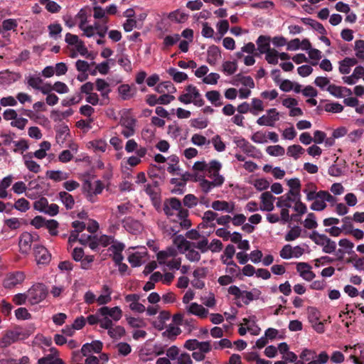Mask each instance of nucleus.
Wrapping results in <instances>:
<instances>
[{
    "label": "nucleus",
    "instance_id": "nucleus-13",
    "mask_svg": "<svg viewBox=\"0 0 364 364\" xmlns=\"http://www.w3.org/2000/svg\"><path fill=\"white\" fill-rule=\"evenodd\" d=\"M121 124L123 127L122 134L129 138L133 136L135 133L136 120L131 117H123L121 120Z\"/></svg>",
    "mask_w": 364,
    "mask_h": 364
},
{
    "label": "nucleus",
    "instance_id": "nucleus-47",
    "mask_svg": "<svg viewBox=\"0 0 364 364\" xmlns=\"http://www.w3.org/2000/svg\"><path fill=\"white\" fill-rule=\"evenodd\" d=\"M266 152L272 156H282L284 155L285 149L280 145H273L267 146Z\"/></svg>",
    "mask_w": 364,
    "mask_h": 364
},
{
    "label": "nucleus",
    "instance_id": "nucleus-54",
    "mask_svg": "<svg viewBox=\"0 0 364 364\" xmlns=\"http://www.w3.org/2000/svg\"><path fill=\"white\" fill-rule=\"evenodd\" d=\"M97 90L101 92L102 96H106L110 92L109 89V85L103 79H97L96 82Z\"/></svg>",
    "mask_w": 364,
    "mask_h": 364
},
{
    "label": "nucleus",
    "instance_id": "nucleus-17",
    "mask_svg": "<svg viewBox=\"0 0 364 364\" xmlns=\"http://www.w3.org/2000/svg\"><path fill=\"white\" fill-rule=\"evenodd\" d=\"M277 198L271 193V192L265 191L260 196L261 205L259 210L262 211H272L274 210V201Z\"/></svg>",
    "mask_w": 364,
    "mask_h": 364
},
{
    "label": "nucleus",
    "instance_id": "nucleus-61",
    "mask_svg": "<svg viewBox=\"0 0 364 364\" xmlns=\"http://www.w3.org/2000/svg\"><path fill=\"white\" fill-rule=\"evenodd\" d=\"M211 143L213 145L215 149L219 152L225 151L226 146L222 141L220 136L215 135L211 139Z\"/></svg>",
    "mask_w": 364,
    "mask_h": 364
},
{
    "label": "nucleus",
    "instance_id": "nucleus-56",
    "mask_svg": "<svg viewBox=\"0 0 364 364\" xmlns=\"http://www.w3.org/2000/svg\"><path fill=\"white\" fill-rule=\"evenodd\" d=\"M115 348L119 355L127 356L132 351V348L129 344L124 342H120L116 345Z\"/></svg>",
    "mask_w": 364,
    "mask_h": 364
},
{
    "label": "nucleus",
    "instance_id": "nucleus-10",
    "mask_svg": "<svg viewBox=\"0 0 364 364\" xmlns=\"http://www.w3.org/2000/svg\"><path fill=\"white\" fill-rule=\"evenodd\" d=\"M38 238V235L37 234H31L27 232L22 233L19 239L21 252L23 254H28L33 242L37 240Z\"/></svg>",
    "mask_w": 364,
    "mask_h": 364
},
{
    "label": "nucleus",
    "instance_id": "nucleus-8",
    "mask_svg": "<svg viewBox=\"0 0 364 364\" xmlns=\"http://www.w3.org/2000/svg\"><path fill=\"white\" fill-rule=\"evenodd\" d=\"M101 328L107 330L108 335L114 339L120 338L125 333V330L122 326H114L109 318H103Z\"/></svg>",
    "mask_w": 364,
    "mask_h": 364
},
{
    "label": "nucleus",
    "instance_id": "nucleus-49",
    "mask_svg": "<svg viewBox=\"0 0 364 364\" xmlns=\"http://www.w3.org/2000/svg\"><path fill=\"white\" fill-rule=\"evenodd\" d=\"M288 186L290 188L288 192H292L296 195L300 194L301 182L298 178H291L287 181Z\"/></svg>",
    "mask_w": 364,
    "mask_h": 364
},
{
    "label": "nucleus",
    "instance_id": "nucleus-14",
    "mask_svg": "<svg viewBox=\"0 0 364 364\" xmlns=\"http://www.w3.org/2000/svg\"><path fill=\"white\" fill-rule=\"evenodd\" d=\"M301 195H296L292 192H287L284 195L277 198V207H292Z\"/></svg>",
    "mask_w": 364,
    "mask_h": 364
},
{
    "label": "nucleus",
    "instance_id": "nucleus-50",
    "mask_svg": "<svg viewBox=\"0 0 364 364\" xmlns=\"http://www.w3.org/2000/svg\"><path fill=\"white\" fill-rule=\"evenodd\" d=\"M168 18L172 21L183 23L187 19L188 15L180 10H176L170 13Z\"/></svg>",
    "mask_w": 364,
    "mask_h": 364
},
{
    "label": "nucleus",
    "instance_id": "nucleus-25",
    "mask_svg": "<svg viewBox=\"0 0 364 364\" xmlns=\"http://www.w3.org/2000/svg\"><path fill=\"white\" fill-rule=\"evenodd\" d=\"M270 41L271 38L267 36H259L257 38L256 43L259 53L264 54L272 49L270 48Z\"/></svg>",
    "mask_w": 364,
    "mask_h": 364
},
{
    "label": "nucleus",
    "instance_id": "nucleus-28",
    "mask_svg": "<svg viewBox=\"0 0 364 364\" xmlns=\"http://www.w3.org/2000/svg\"><path fill=\"white\" fill-rule=\"evenodd\" d=\"M211 207L215 210L225 211L227 213H232L235 208L233 203H230L224 200H215L212 203Z\"/></svg>",
    "mask_w": 364,
    "mask_h": 364
},
{
    "label": "nucleus",
    "instance_id": "nucleus-52",
    "mask_svg": "<svg viewBox=\"0 0 364 364\" xmlns=\"http://www.w3.org/2000/svg\"><path fill=\"white\" fill-rule=\"evenodd\" d=\"M40 3L50 13H58L61 9L58 4L51 0H40Z\"/></svg>",
    "mask_w": 364,
    "mask_h": 364
},
{
    "label": "nucleus",
    "instance_id": "nucleus-29",
    "mask_svg": "<svg viewBox=\"0 0 364 364\" xmlns=\"http://www.w3.org/2000/svg\"><path fill=\"white\" fill-rule=\"evenodd\" d=\"M261 295V291L257 289H254L250 291H242L240 299L242 300L244 304H248L252 301L258 299Z\"/></svg>",
    "mask_w": 364,
    "mask_h": 364
},
{
    "label": "nucleus",
    "instance_id": "nucleus-42",
    "mask_svg": "<svg viewBox=\"0 0 364 364\" xmlns=\"http://www.w3.org/2000/svg\"><path fill=\"white\" fill-rule=\"evenodd\" d=\"M193 246L194 243H192V245H191L190 247L186 250L184 254L186 255V257L188 260L191 262H196L200 260V255L197 250H195Z\"/></svg>",
    "mask_w": 364,
    "mask_h": 364
},
{
    "label": "nucleus",
    "instance_id": "nucleus-44",
    "mask_svg": "<svg viewBox=\"0 0 364 364\" xmlns=\"http://www.w3.org/2000/svg\"><path fill=\"white\" fill-rule=\"evenodd\" d=\"M50 149V143L47 141H44L41 143L40 149L36 150L33 155L38 159H42L46 157V151L49 150Z\"/></svg>",
    "mask_w": 364,
    "mask_h": 364
},
{
    "label": "nucleus",
    "instance_id": "nucleus-34",
    "mask_svg": "<svg viewBox=\"0 0 364 364\" xmlns=\"http://www.w3.org/2000/svg\"><path fill=\"white\" fill-rule=\"evenodd\" d=\"M4 227L10 230H16L22 225V219L18 218H9L4 220Z\"/></svg>",
    "mask_w": 364,
    "mask_h": 364
},
{
    "label": "nucleus",
    "instance_id": "nucleus-27",
    "mask_svg": "<svg viewBox=\"0 0 364 364\" xmlns=\"http://www.w3.org/2000/svg\"><path fill=\"white\" fill-rule=\"evenodd\" d=\"M173 242L181 254H184L186 250H187L193 243L187 240L183 235L176 236Z\"/></svg>",
    "mask_w": 364,
    "mask_h": 364
},
{
    "label": "nucleus",
    "instance_id": "nucleus-45",
    "mask_svg": "<svg viewBox=\"0 0 364 364\" xmlns=\"http://www.w3.org/2000/svg\"><path fill=\"white\" fill-rule=\"evenodd\" d=\"M200 300L203 306L213 309L216 306V299L213 292H208L207 295L202 296Z\"/></svg>",
    "mask_w": 364,
    "mask_h": 364
},
{
    "label": "nucleus",
    "instance_id": "nucleus-59",
    "mask_svg": "<svg viewBox=\"0 0 364 364\" xmlns=\"http://www.w3.org/2000/svg\"><path fill=\"white\" fill-rule=\"evenodd\" d=\"M191 126L196 129H203L208 127V120L206 118H196L191 121Z\"/></svg>",
    "mask_w": 364,
    "mask_h": 364
},
{
    "label": "nucleus",
    "instance_id": "nucleus-58",
    "mask_svg": "<svg viewBox=\"0 0 364 364\" xmlns=\"http://www.w3.org/2000/svg\"><path fill=\"white\" fill-rule=\"evenodd\" d=\"M301 232V229L299 226L293 227L285 235L286 241H293L297 239Z\"/></svg>",
    "mask_w": 364,
    "mask_h": 364
},
{
    "label": "nucleus",
    "instance_id": "nucleus-11",
    "mask_svg": "<svg viewBox=\"0 0 364 364\" xmlns=\"http://www.w3.org/2000/svg\"><path fill=\"white\" fill-rule=\"evenodd\" d=\"M21 332L16 328L7 331L0 339V348H5L20 339Z\"/></svg>",
    "mask_w": 364,
    "mask_h": 364
},
{
    "label": "nucleus",
    "instance_id": "nucleus-53",
    "mask_svg": "<svg viewBox=\"0 0 364 364\" xmlns=\"http://www.w3.org/2000/svg\"><path fill=\"white\" fill-rule=\"evenodd\" d=\"M191 141L193 144L198 146H203L204 145H208L210 141L207 138L199 134H194L192 135Z\"/></svg>",
    "mask_w": 364,
    "mask_h": 364
},
{
    "label": "nucleus",
    "instance_id": "nucleus-46",
    "mask_svg": "<svg viewBox=\"0 0 364 364\" xmlns=\"http://www.w3.org/2000/svg\"><path fill=\"white\" fill-rule=\"evenodd\" d=\"M46 176L54 181H61L68 178V175L61 171H48Z\"/></svg>",
    "mask_w": 364,
    "mask_h": 364
},
{
    "label": "nucleus",
    "instance_id": "nucleus-31",
    "mask_svg": "<svg viewBox=\"0 0 364 364\" xmlns=\"http://www.w3.org/2000/svg\"><path fill=\"white\" fill-rule=\"evenodd\" d=\"M23 161L26 167L30 171L35 173H39L41 171V166L38 164L32 159V155L31 154H26L23 156Z\"/></svg>",
    "mask_w": 364,
    "mask_h": 364
},
{
    "label": "nucleus",
    "instance_id": "nucleus-26",
    "mask_svg": "<svg viewBox=\"0 0 364 364\" xmlns=\"http://www.w3.org/2000/svg\"><path fill=\"white\" fill-rule=\"evenodd\" d=\"M358 61L354 58H345L339 62V72L341 74H348L351 68L357 64Z\"/></svg>",
    "mask_w": 364,
    "mask_h": 364
},
{
    "label": "nucleus",
    "instance_id": "nucleus-21",
    "mask_svg": "<svg viewBox=\"0 0 364 364\" xmlns=\"http://www.w3.org/2000/svg\"><path fill=\"white\" fill-rule=\"evenodd\" d=\"M178 252L174 247H169L157 253L156 257L160 264L166 263L167 261L177 256Z\"/></svg>",
    "mask_w": 364,
    "mask_h": 364
},
{
    "label": "nucleus",
    "instance_id": "nucleus-48",
    "mask_svg": "<svg viewBox=\"0 0 364 364\" xmlns=\"http://www.w3.org/2000/svg\"><path fill=\"white\" fill-rule=\"evenodd\" d=\"M250 106V112L254 115L258 114L259 112H261L264 109L262 101L257 98L252 99Z\"/></svg>",
    "mask_w": 364,
    "mask_h": 364
},
{
    "label": "nucleus",
    "instance_id": "nucleus-22",
    "mask_svg": "<svg viewBox=\"0 0 364 364\" xmlns=\"http://www.w3.org/2000/svg\"><path fill=\"white\" fill-rule=\"evenodd\" d=\"M125 245L119 242L115 241L109 247V251L112 252V259L115 262H119L123 260V256L122 255Z\"/></svg>",
    "mask_w": 364,
    "mask_h": 364
},
{
    "label": "nucleus",
    "instance_id": "nucleus-37",
    "mask_svg": "<svg viewBox=\"0 0 364 364\" xmlns=\"http://www.w3.org/2000/svg\"><path fill=\"white\" fill-rule=\"evenodd\" d=\"M118 93L123 100H129L134 96L131 87L127 84L119 85L118 87Z\"/></svg>",
    "mask_w": 364,
    "mask_h": 364
},
{
    "label": "nucleus",
    "instance_id": "nucleus-3",
    "mask_svg": "<svg viewBox=\"0 0 364 364\" xmlns=\"http://www.w3.org/2000/svg\"><path fill=\"white\" fill-rule=\"evenodd\" d=\"M178 100L186 105L193 103L196 107H202L204 100L198 90L193 85H188L186 89V93L178 97Z\"/></svg>",
    "mask_w": 364,
    "mask_h": 364
},
{
    "label": "nucleus",
    "instance_id": "nucleus-16",
    "mask_svg": "<svg viewBox=\"0 0 364 364\" xmlns=\"http://www.w3.org/2000/svg\"><path fill=\"white\" fill-rule=\"evenodd\" d=\"M34 256L37 264H47L51 259V255L41 245L34 247Z\"/></svg>",
    "mask_w": 364,
    "mask_h": 364
},
{
    "label": "nucleus",
    "instance_id": "nucleus-43",
    "mask_svg": "<svg viewBox=\"0 0 364 364\" xmlns=\"http://www.w3.org/2000/svg\"><path fill=\"white\" fill-rule=\"evenodd\" d=\"M106 14L105 9H103L102 7H94L93 16L95 19L98 20L97 22H100V23H107L108 18L107 17Z\"/></svg>",
    "mask_w": 364,
    "mask_h": 364
},
{
    "label": "nucleus",
    "instance_id": "nucleus-12",
    "mask_svg": "<svg viewBox=\"0 0 364 364\" xmlns=\"http://www.w3.org/2000/svg\"><path fill=\"white\" fill-rule=\"evenodd\" d=\"M126 302L129 303L130 310L139 314L144 313L146 310L144 305L139 302L140 296L136 294H131L125 296Z\"/></svg>",
    "mask_w": 364,
    "mask_h": 364
},
{
    "label": "nucleus",
    "instance_id": "nucleus-36",
    "mask_svg": "<svg viewBox=\"0 0 364 364\" xmlns=\"http://www.w3.org/2000/svg\"><path fill=\"white\" fill-rule=\"evenodd\" d=\"M59 197L66 209L70 210L74 207L75 200L73 197L70 193L65 191H62L60 192Z\"/></svg>",
    "mask_w": 364,
    "mask_h": 364
},
{
    "label": "nucleus",
    "instance_id": "nucleus-15",
    "mask_svg": "<svg viewBox=\"0 0 364 364\" xmlns=\"http://www.w3.org/2000/svg\"><path fill=\"white\" fill-rule=\"evenodd\" d=\"M187 313L195 315L200 318H205L209 314V311L202 304L196 302L191 303L185 307Z\"/></svg>",
    "mask_w": 364,
    "mask_h": 364
},
{
    "label": "nucleus",
    "instance_id": "nucleus-4",
    "mask_svg": "<svg viewBox=\"0 0 364 364\" xmlns=\"http://www.w3.org/2000/svg\"><path fill=\"white\" fill-rule=\"evenodd\" d=\"M309 237L316 245L321 246L323 247V251L326 253H332L336 249V242L325 235L319 234L318 232L314 231L309 235Z\"/></svg>",
    "mask_w": 364,
    "mask_h": 364
},
{
    "label": "nucleus",
    "instance_id": "nucleus-30",
    "mask_svg": "<svg viewBox=\"0 0 364 364\" xmlns=\"http://www.w3.org/2000/svg\"><path fill=\"white\" fill-rule=\"evenodd\" d=\"M305 152V149L299 144H294L288 146L287 150V155L289 157L297 160Z\"/></svg>",
    "mask_w": 364,
    "mask_h": 364
},
{
    "label": "nucleus",
    "instance_id": "nucleus-20",
    "mask_svg": "<svg viewBox=\"0 0 364 364\" xmlns=\"http://www.w3.org/2000/svg\"><path fill=\"white\" fill-rule=\"evenodd\" d=\"M296 271L302 279L307 282L314 279L316 274L311 271V267L306 262H299L296 264Z\"/></svg>",
    "mask_w": 364,
    "mask_h": 364
},
{
    "label": "nucleus",
    "instance_id": "nucleus-38",
    "mask_svg": "<svg viewBox=\"0 0 364 364\" xmlns=\"http://www.w3.org/2000/svg\"><path fill=\"white\" fill-rule=\"evenodd\" d=\"M206 98L215 106L220 107L223 105L220 101V93L217 90L208 91L205 93Z\"/></svg>",
    "mask_w": 364,
    "mask_h": 364
},
{
    "label": "nucleus",
    "instance_id": "nucleus-33",
    "mask_svg": "<svg viewBox=\"0 0 364 364\" xmlns=\"http://www.w3.org/2000/svg\"><path fill=\"white\" fill-rule=\"evenodd\" d=\"M124 227L126 230L132 233L136 234L142 230L141 224L132 219H127L124 221Z\"/></svg>",
    "mask_w": 364,
    "mask_h": 364
},
{
    "label": "nucleus",
    "instance_id": "nucleus-9",
    "mask_svg": "<svg viewBox=\"0 0 364 364\" xmlns=\"http://www.w3.org/2000/svg\"><path fill=\"white\" fill-rule=\"evenodd\" d=\"M98 314L103 318H109L112 321H118L122 317V311L119 306L108 307L103 306L98 309Z\"/></svg>",
    "mask_w": 364,
    "mask_h": 364
},
{
    "label": "nucleus",
    "instance_id": "nucleus-2",
    "mask_svg": "<svg viewBox=\"0 0 364 364\" xmlns=\"http://www.w3.org/2000/svg\"><path fill=\"white\" fill-rule=\"evenodd\" d=\"M303 191L308 201L314 200L310 206L311 210L321 211L326 208L325 197L322 195L325 193V191H317L316 186L313 183H309L305 186Z\"/></svg>",
    "mask_w": 364,
    "mask_h": 364
},
{
    "label": "nucleus",
    "instance_id": "nucleus-41",
    "mask_svg": "<svg viewBox=\"0 0 364 364\" xmlns=\"http://www.w3.org/2000/svg\"><path fill=\"white\" fill-rule=\"evenodd\" d=\"M251 184L259 191H265L270 186L269 181L264 178H255L252 181Z\"/></svg>",
    "mask_w": 364,
    "mask_h": 364
},
{
    "label": "nucleus",
    "instance_id": "nucleus-40",
    "mask_svg": "<svg viewBox=\"0 0 364 364\" xmlns=\"http://www.w3.org/2000/svg\"><path fill=\"white\" fill-rule=\"evenodd\" d=\"M18 26V23L16 19L9 18L4 20L2 22L1 26H0V33H4V31H16V28Z\"/></svg>",
    "mask_w": 364,
    "mask_h": 364
},
{
    "label": "nucleus",
    "instance_id": "nucleus-19",
    "mask_svg": "<svg viewBox=\"0 0 364 364\" xmlns=\"http://www.w3.org/2000/svg\"><path fill=\"white\" fill-rule=\"evenodd\" d=\"M25 279L24 274L21 272L11 273L7 275L4 281V286L6 288H13L23 282Z\"/></svg>",
    "mask_w": 364,
    "mask_h": 364
},
{
    "label": "nucleus",
    "instance_id": "nucleus-1",
    "mask_svg": "<svg viewBox=\"0 0 364 364\" xmlns=\"http://www.w3.org/2000/svg\"><path fill=\"white\" fill-rule=\"evenodd\" d=\"M164 211L168 217L176 216L181 220V225L183 228H188L191 226V221L187 219L188 211L182 208L181 201L176 198H171L164 201Z\"/></svg>",
    "mask_w": 364,
    "mask_h": 364
},
{
    "label": "nucleus",
    "instance_id": "nucleus-55",
    "mask_svg": "<svg viewBox=\"0 0 364 364\" xmlns=\"http://www.w3.org/2000/svg\"><path fill=\"white\" fill-rule=\"evenodd\" d=\"M13 207L20 212L25 213L30 208V203L26 199L21 198L15 202Z\"/></svg>",
    "mask_w": 364,
    "mask_h": 364
},
{
    "label": "nucleus",
    "instance_id": "nucleus-57",
    "mask_svg": "<svg viewBox=\"0 0 364 364\" xmlns=\"http://www.w3.org/2000/svg\"><path fill=\"white\" fill-rule=\"evenodd\" d=\"M265 60L268 63L276 65L278 63L279 52L274 48L271 49L268 52L265 53Z\"/></svg>",
    "mask_w": 364,
    "mask_h": 364
},
{
    "label": "nucleus",
    "instance_id": "nucleus-5",
    "mask_svg": "<svg viewBox=\"0 0 364 364\" xmlns=\"http://www.w3.org/2000/svg\"><path fill=\"white\" fill-rule=\"evenodd\" d=\"M47 295V289L42 284L33 285L27 291L28 301L31 304H37L42 301Z\"/></svg>",
    "mask_w": 364,
    "mask_h": 364
},
{
    "label": "nucleus",
    "instance_id": "nucleus-62",
    "mask_svg": "<svg viewBox=\"0 0 364 364\" xmlns=\"http://www.w3.org/2000/svg\"><path fill=\"white\" fill-rule=\"evenodd\" d=\"M27 84L35 90H38L43 84V80L40 77L30 75L27 77Z\"/></svg>",
    "mask_w": 364,
    "mask_h": 364
},
{
    "label": "nucleus",
    "instance_id": "nucleus-39",
    "mask_svg": "<svg viewBox=\"0 0 364 364\" xmlns=\"http://www.w3.org/2000/svg\"><path fill=\"white\" fill-rule=\"evenodd\" d=\"M167 73L173 77V80L176 82H182L188 78V75L178 71L174 68H170Z\"/></svg>",
    "mask_w": 364,
    "mask_h": 364
},
{
    "label": "nucleus",
    "instance_id": "nucleus-64",
    "mask_svg": "<svg viewBox=\"0 0 364 364\" xmlns=\"http://www.w3.org/2000/svg\"><path fill=\"white\" fill-rule=\"evenodd\" d=\"M355 50L356 57L360 59H364V41H356L355 42Z\"/></svg>",
    "mask_w": 364,
    "mask_h": 364
},
{
    "label": "nucleus",
    "instance_id": "nucleus-18",
    "mask_svg": "<svg viewBox=\"0 0 364 364\" xmlns=\"http://www.w3.org/2000/svg\"><path fill=\"white\" fill-rule=\"evenodd\" d=\"M103 343L100 341H94L91 343L84 344L81 348L82 355H93L95 353H100L102 349Z\"/></svg>",
    "mask_w": 364,
    "mask_h": 364
},
{
    "label": "nucleus",
    "instance_id": "nucleus-23",
    "mask_svg": "<svg viewBox=\"0 0 364 364\" xmlns=\"http://www.w3.org/2000/svg\"><path fill=\"white\" fill-rule=\"evenodd\" d=\"M327 90L329 92L331 95L337 98H342L346 95H349L351 94V91L350 89L345 87L337 86L335 85H329Z\"/></svg>",
    "mask_w": 364,
    "mask_h": 364
},
{
    "label": "nucleus",
    "instance_id": "nucleus-51",
    "mask_svg": "<svg viewBox=\"0 0 364 364\" xmlns=\"http://www.w3.org/2000/svg\"><path fill=\"white\" fill-rule=\"evenodd\" d=\"M303 225L306 229H316L318 227V223L314 213H309L306 218L303 222Z\"/></svg>",
    "mask_w": 364,
    "mask_h": 364
},
{
    "label": "nucleus",
    "instance_id": "nucleus-32",
    "mask_svg": "<svg viewBox=\"0 0 364 364\" xmlns=\"http://www.w3.org/2000/svg\"><path fill=\"white\" fill-rule=\"evenodd\" d=\"M220 58V51L217 46H211L208 50L207 62L212 65H215L218 60Z\"/></svg>",
    "mask_w": 364,
    "mask_h": 364
},
{
    "label": "nucleus",
    "instance_id": "nucleus-35",
    "mask_svg": "<svg viewBox=\"0 0 364 364\" xmlns=\"http://www.w3.org/2000/svg\"><path fill=\"white\" fill-rule=\"evenodd\" d=\"M13 181L12 176L9 175L4 177L0 183V198H6L8 196L6 189L11 185Z\"/></svg>",
    "mask_w": 364,
    "mask_h": 364
},
{
    "label": "nucleus",
    "instance_id": "nucleus-63",
    "mask_svg": "<svg viewBox=\"0 0 364 364\" xmlns=\"http://www.w3.org/2000/svg\"><path fill=\"white\" fill-rule=\"evenodd\" d=\"M173 364H193L191 356L186 352L179 354Z\"/></svg>",
    "mask_w": 364,
    "mask_h": 364
},
{
    "label": "nucleus",
    "instance_id": "nucleus-24",
    "mask_svg": "<svg viewBox=\"0 0 364 364\" xmlns=\"http://www.w3.org/2000/svg\"><path fill=\"white\" fill-rule=\"evenodd\" d=\"M84 188L88 192L90 196H92L101 193L104 186L100 181H95L92 183L86 182Z\"/></svg>",
    "mask_w": 364,
    "mask_h": 364
},
{
    "label": "nucleus",
    "instance_id": "nucleus-6",
    "mask_svg": "<svg viewBox=\"0 0 364 364\" xmlns=\"http://www.w3.org/2000/svg\"><path fill=\"white\" fill-rule=\"evenodd\" d=\"M280 119V113L275 108H271L266 111V113L257 119L259 126L274 127L277 122Z\"/></svg>",
    "mask_w": 364,
    "mask_h": 364
},
{
    "label": "nucleus",
    "instance_id": "nucleus-7",
    "mask_svg": "<svg viewBox=\"0 0 364 364\" xmlns=\"http://www.w3.org/2000/svg\"><path fill=\"white\" fill-rule=\"evenodd\" d=\"M222 167L221 164L215 160H213L209 163L207 170V176L212 179L215 185L220 186L224 182V177L219 173V171Z\"/></svg>",
    "mask_w": 364,
    "mask_h": 364
},
{
    "label": "nucleus",
    "instance_id": "nucleus-60",
    "mask_svg": "<svg viewBox=\"0 0 364 364\" xmlns=\"http://www.w3.org/2000/svg\"><path fill=\"white\" fill-rule=\"evenodd\" d=\"M50 38L57 39L62 31V27L59 23L50 24L48 27Z\"/></svg>",
    "mask_w": 364,
    "mask_h": 364
}]
</instances>
